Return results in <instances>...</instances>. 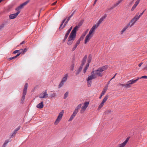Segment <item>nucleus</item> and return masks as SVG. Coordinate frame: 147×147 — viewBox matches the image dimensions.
I'll use <instances>...</instances> for the list:
<instances>
[{
    "mask_svg": "<svg viewBox=\"0 0 147 147\" xmlns=\"http://www.w3.org/2000/svg\"><path fill=\"white\" fill-rule=\"evenodd\" d=\"M78 28V27L76 26L71 31L68 38V40L67 42V44L68 45H71L72 44L74 40L76 37V32Z\"/></svg>",
    "mask_w": 147,
    "mask_h": 147,
    "instance_id": "nucleus-1",
    "label": "nucleus"
},
{
    "mask_svg": "<svg viewBox=\"0 0 147 147\" xmlns=\"http://www.w3.org/2000/svg\"><path fill=\"white\" fill-rule=\"evenodd\" d=\"M108 68V65H106L99 67L97 70L94 71V75L98 76H99L102 77V72L106 70Z\"/></svg>",
    "mask_w": 147,
    "mask_h": 147,
    "instance_id": "nucleus-2",
    "label": "nucleus"
},
{
    "mask_svg": "<svg viewBox=\"0 0 147 147\" xmlns=\"http://www.w3.org/2000/svg\"><path fill=\"white\" fill-rule=\"evenodd\" d=\"M28 84L26 83L24 85L23 92V95L21 100V103H23L25 99V96L26 94Z\"/></svg>",
    "mask_w": 147,
    "mask_h": 147,
    "instance_id": "nucleus-3",
    "label": "nucleus"
},
{
    "mask_svg": "<svg viewBox=\"0 0 147 147\" xmlns=\"http://www.w3.org/2000/svg\"><path fill=\"white\" fill-rule=\"evenodd\" d=\"M64 113V111L63 110L59 113V115L54 123V124L55 125H57L61 120Z\"/></svg>",
    "mask_w": 147,
    "mask_h": 147,
    "instance_id": "nucleus-4",
    "label": "nucleus"
},
{
    "mask_svg": "<svg viewBox=\"0 0 147 147\" xmlns=\"http://www.w3.org/2000/svg\"><path fill=\"white\" fill-rule=\"evenodd\" d=\"M89 103V102L85 101L84 103L83 106L82 107L80 111L81 113H82L86 110V109L88 107Z\"/></svg>",
    "mask_w": 147,
    "mask_h": 147,
    "instance_id": "nucleus-5",
    "label": "nucleus"
},
{
    "mask_svg": "<svg viewBox=\"0 0 147 147\" xmlns=\"http://www.w3.org/2000/svg\"><path fill=\"white\" fill-rule=\"evenodd\" d=\"M139 79H140V78L138 77L136 80H134V79H133L129 81L126 83V86H128L129 88L131 87V84L135 83L139 80Z\"/></svg>",
    "mask_w": 147,
    "mask_h": 147,
    "instance_id": "nucleus-6",
    "label": "nucleus"
},
{
    "mask_svg": "<svg viewBox=\"0 0 147 147\" xmlns=\"http://www.w3.org/2000/svg\"><path fill=\"white\" fill-rule=\"evenodd\" d=\"M47 90H45L44 92L41 93L39 96L40 98H46L48 97V94L47 93Z\"/></svg>",
    "mask_w": 147,
    "mask_h": 147,
    "instance_id": "nucleus-7",
    "label": "nucleus"
},
{
    "mask_svg": "<svg viewBox=\"0 0 147 147\" xmlns=\"http://www.w3.org/2000/svg\"><path fill=\"white\" fill-rule=\"evenodd\" d=\"M139 19L136 16L133 18L129 23L131 25V27Z\"/></svg>",
    "mask_w": 147,
    "mask_h": 147,
    "instance_id": "nucleus-8",
    "label": "nucleus"
},
{
    "mask_svg": "<svg viewBox=\"0 0 147 147\" xmlns=\"http://www.w3.org/2000/svg\"><path fill=\"white\" fill-rule=\"evenodd\" d=\"M91 74V75L89 76L87 80H88V81L91 80L93 79H95L97 78L96 76L94 75V71H92Z\"/></svg>",
    "mask_w": 147,
    "mask_h": 147,
    "instance_id": "nucleus-9",
    "label": "nucleus"
},
{
    "mask_svg": "<svg viewBox=\"0 0 147 147\" xmlns=\"http://www.w3.org/2000/svg\"><path fill=\"white\" fill-rule=\"evenodd\" d=\"M93 36V34H89V33H88L86 37L84 40V43L86 44L92 38Z\"/></svg>",
    "mask_w": 147,
    "mask_h": 147,
    "instance_id": "nucleus-10",
    "label": "nucleus"
},
{
    "mask_svg": "<svg viewBox=\"0 0 147 147\" xmlns=\"http://www.w3.org/2000/svg\"><path fill=\"white\" fill-rule=\"evenodd\" d=\"M107 16V14H105L102 17L99 19L96 24L97 25V27H98L99 26V25L104 20L106 17Z\"/></svg>",
    "mask_w": 147,
    "mask_h": 147,
    "instance_id": "nucleus-11",
    "label": "nucleus"
},
{
    "mask_svg": "<svg viewBox=\"0 0 147 147\" xmlns=\"http://www.w3.org/2000/svg\"><path fill=\"white\" fill-rule=\"evenodd\" d=\"M98 27L95 24L93 25L89 32V34H92V33L95 31L96 28H97Z\"/></svg>",
    "mask_w": 147,
    "mask_h": 147,
    "instance_id": "nucleus-12",
    "label": "nucleus"
},
{
    "mask_svg": "<svg viewBox=\"0 0 147 147\" xmlns=\"http://www.w3.org/2000/svg\"><path fill=\"white\" fill-rule=\"evenodd\" d=\"M19 13V11L16 13L10 15V19H13L15 18Z\"/></svg>",
    "mask_w": 147,
    "mask_h": 147,
    "instance_id": "nucleus-13",
    "label": "nucleus"
},
{
    "mask_svg": "<svg viewBox=\"0 0 147 147\" xmlns=\"http://www.w3.org/2000/svg\"><path fill=\"white\" fill-rule=\"evenodd\" d=\"M129 139V138H127L125 141L123 143L119 144L118 147H124L127 142Z\"/></svg>",
    "mask_w": 147,
    "mask_h": 147,
    "instance_id": "nucleus-14",
    "label": "nucleus"
},
{
    "mask_svg": "<svg viewBox=\"0 0 147 147\" xmlns=\"http://www.w3.org/2000/svg\"><path fill=\"white\" fill-rule=\"evenodd\" d=\"M30 1L29 0H28L21 4L19 6V7H20L21 9H22L27 4H28L29 2Z\"/></svg>",
    "mask_w": 147,
    "mask_h": 147,
    "instance_id": "nucleus-15",
    "label": "nucleus"
},
{
    "mask_svg": "<svg viewBox=\"0 0 147 147\" xmlns=\"http://www.w3.org/2000/svg\"><path fill=\"white\" fill-rule=\"evenodd\" d=\"M87 57V55H85L82 60V64L81 65V66H83L84 65L86 62V59Z\"/></svg>",
    "mask_w": 147,
    "mask_h": 147,
    "instance_id": "nucleus-16",
    "label": "nucleus"
},
{
    "mask_svg": "<svg viewBox=\"0 0 147 147\" xmlns=\"http://www.w3.org/2000/svg\"><path fill=\"white\" fill-rule=\"evenodd\" d=\"M43 102H41L39 103V104L36 105V107L37 108L40 109L42 108L43 107Z\"/></svg>",
    "mask_w": 147,
    "mask_h": 147,
    "instance_id": "nucleus-17",
    "label": "nucleus"
},
{
    "mask_svg": "<svg viewBox=\"0 0 147 147\" xmlns=\"http://www.w3.org/2000/svg\"><path fill=\"white\" fill-rule=\"evenodd\" d=\"M9 142V139L5 140L4 141L2 147H6L8 145V143Z\"/></svg>",
    "mask_w": 147,
    "mask_h": 147,
    "instance_id": "nucleus-18",
    "label": "nucleus"
},
{
    "mask_svg": "<svg viewBox=\"0 0 147 147\" xmlns=\"http://www.w3.org/2000/svg\"><path fill=\"white\" fill-rule=\"evenodd\" d=\"M83 67V66L81 65L79 67L78 70L76 72V75H78L81 71Z\"/></svg>",
    "mask_w": 147,
    "mask_h": 147,
    "instance_id": "nucleus-19",
    "label": "nucleus"
},
{
    "mask_svg": "<svg viewBox=\"0 0 147 147\" xmlns=\"http://www.w3.org/2000/svg\"><path fill=\"white\" fill-rule=\"evenodd\" d=\"M108 85H106L105 86V88L103 90L101 93L105 94L106 92V91L108 89Z\"/></svg>",
    "mask_w": 147,
    "mask_h": 147,
    "instance_id": "nucleus-20",
    "label": "nucleus"
},
{
    "mask_svg": "<svg viewBox=\"0 0 147 147\" xmlns=\"http://www.w3.org/2000/svg\"><path fill=\"white\" fill-rule=\"evenodd\" d=\"M92 59V56L91 54H90L88 56V63L87 64H88L89 65V63H90Z\"/></svg>",
    "mask_w": 147,
    "mask_h": 147,
    "instance_id": "nucleus-21",
    "label": "nucleus"
},
{
    "mask_svg": "<svg viewBox=\"0 0 147 147\" xmlns=\"http://www.w3.org/2000/svg\"><path fill=\"white\" fill-rule=\"evenodd\" d=\"M68 77V74H66L64 76V77L63 78V79L61 81H63L64 82H66L67 78Z\"/></svg>",
    "mask_w": 147,
    "mask_h": 147,
    "instance_id": "nucleus-22",
    "label": "nucleus"
},
{
    "mask_svg": "<svg viewBox=\"0 0 147 147\" xmlns=\"http://www.w3.org/2000/svg\"><path fill=\"white\" fill-rule=\"evenodd\" d=\"M89 65H88V64H86V67L84 68V69L83 70V73L84 74H85L86 72L87 69L89 67Z\"/></svg>",
    "mask_w": 147,
    "mask_h": 147,
    "instance_id": "nucleus-23",
    "label": "nucleus"
},
{
    "mask_svg": "<svg viewBox=\"0 0 147 147\" xmlns=\"http://www.w3.org/2000/svg\"><path fill=\"white\" fill-rule=\"evenodd\" d=\"M82 105L81 104H80L77 106L75 110L78 112V110L81 107Z\"/></svg>",
    "mask_w": 147,
    "mask_h": 147,
    "instance_id": "nucleus-24",
    "label": "nucleus"
},
{
    "mask_svg": "<svg viewBox=\"0 0 147 147\" xmlns=\"http://www.w3.org/2000/svg\"><path fill=\"white\" fill-rule=\"evenodd\" d=\"M81 40V37L75 43V45L77 47L79 45L80 43V41Z\"/></svg>",
    "mask_w": 147,
    "mask_h": 147,
    "instance_id": "nucleus-25",
    "label": "nucleus"
},
{
    "mask_svg": "<svg viewBox=\"0 0 147 147\" xmlns=\"http://www.w3.org/2000/svg\"><path fill=\"white\" fill-rule=\"evenodd\" d=\"M108 95H106L105 96V97L103 99V100H102V103H104L108 99Z\"/></svg>",
    "mask_w": 147,
    "mask_h": 147,
    "instance_id": "nucleus-26",
    "label": "nucleus"
},
{
    "mask_svg": "<svg viewBox=\"0 0 147 147\" xmlns=\"http://www.w3.org/2000/svg\"><path fill=\"white\" fill-rule=\"evenodd\" d=\"M123 0H119L118 2L115 4L114 5V7H116L119 4L121 3L122 1Z\"/></svg>",
    "mask_w": 147,
    "mask_h": 147,
    "instance_id": "nucleus-27",
    "label": "nucleus"
},
{
    "mask_svg": "<svg viewBox=\"0 0 147 147\" xmlns=\"http://www.w3.org/2000/svg\"><path fill=\"white\" fill-rule=\"evenodd\" d=\"M67 19V18H65L64 19H63L62 21V22L60 25V26L59 28V29H60L62 27V25L64 23V22H65V20H66Z\"/></svg>",
    "mask_w": 147,
    "mask_h": 147,
    "instance_id": "nucleus-28",
    "label": "nucleus"
},
{
    "mask_svg": "<svg viewBox=\"0 0 147 147\" xmlns=\"http://www.w3.org/2000/svg\"><path fill=\"white\" fill-rule=\"evenodd\" d=\"M64 82H65L61 81L59 85L58 88H60L62 86L64 85Z\"/></svg>",
    "mask_w": 147,
    "mask_h": 147,
    "instance_id": "nucleus-29",
    "label": "nucleus"
},
{
    "mask_svg": "<svg viewBox=\"0 0 147 147\" xmlns=\"http://www.w3.org/2000/svg\"><path fill=\"white\" fill-rule=\"evenodd\" d=\"M69 34H68V33H66L65 36V37L64 38V39L63 40V42H64L66 40L68 36L69 35Z\"/></svg>",
    "mask_w": 147,
    "mask_h": 147,
    "instance_id": "nucleus-30",
    "label": "nucleus"
},
{
    "mask_svg": "<svg viewBox=\"0 0 147 147\" xmlns=\"http://www.w3.org/2000/svg\"><path fill=\"white\" fill-rule=\"evenodd\" d=\"M104 103H102V102H101L99 106L98 107V110H99L104 105Z\"/></svg>",
    "mask_w": 147,
    "mask_h": 147,
    "instance_id": "nucleus-31",
    "label": "nucleus"
},
{
    "mask_svg": "<svg viewBox=\"0 0 147 147\" xmlns=\"http://www.w3.org/2000/svg\"><path fill=\"white\" fill-rule=\"evenodd\" d=\"M87 85L88 87H90L91 86V85L92 83V81L91 80L88 81L87 80Z\"/></svg>",
    "mask_w": 147,
    "mask_h": 147,
    "instance_id": "nucleus-32",
    "label": "nucleus"
},
{
    "mask_svg": "<svg viewBox=\"0 0 147 147\" xmlns=\"http://www.w3.org/2000/svg\"><path fill=\"white\" fill-rule=\"evenodd\" d=\"M19 56V54H17L15 56L13 57H10V60H11L12 59L16 58V57Z\"/></svg>",
    "mask_w": 147,
    "mask_h": 147,
    "instance_id": "nucleus-33",
    "label": "nucleus"
},
{
    "mask_svg": "<svg viewBox=\"0 0 147 147\" xmlns=\"http://www.w3.org/2000/svg\"><path fill=\"white\" fill-rule=\"evenodd\" d=\"M68 92H66L64 94V96L63 98L64 99H66L67 97L68 96Z\"/></svg>",
    "mask_w": 147,
    "mask_h": 147,
    "instance_id": "nucleus-34",
    "label": "nucleus"
},
{
    "mask_svg": "<svg viewBox=\"0 0 147 147\" xmlns=\"http://www.w3.org/2000/svg\"><path fill=\"white\" fill-rule=\"evenodd\" d=\"M20 126H19L16 129L13 131L17 133L18 131L20 129Z\"/></svg>",
    "mask_w": 147,
    "mask_h": 147,
    "instance_id": "nucleus-35",
    "label": "nucleus"
},
{
    "mask_svg": "<svg viewBox=\"0 0 147 147\" xmlns=\"http://www.w3.org/2000/svg\"><path fill=\"white\" fill-rule=\"evenodd\" d=\"M16 134V133L13 131L12 133L10 135V138H12L13 137H14L15 136Z\"/></svg>",
    "mask_w": 147,
    "mask_h": 147,
    "instance_id": "nucleus-36",
    "label": "nucleus"
},
{
    "mask_svg": "<svg viewBox=\"0 0 147 147\" xmlns=\"http://www.w3.org/2000/svg\"><path fill=\"white\" fill-rule=\"evenodd\" d=\"M16 134V133L13 131L12 133L10 135V138H12L13 137H14L15 136Z\"/></svg>",
    "mask_w": 147,
    "mask_h": 147,
    "instance_id": "nucleus-37",
    "label": "nucleus"
},
{
    "mask_svg": "<svg viewBox=\"0 0 147 147\" xmlns=\"http://www.w3.org/2000/svg\"><path fill=\"white\" fill-rule=\"evenodd\" d=\"M140 1V0H137V1L135 3L134 5V6H137V5L139 3Z\"/></svg>",
    "mask_w": 147,
    "mask_h": 147,
    "instance_id": "nucleus-38",
    "label": "nucleus"
},
{
    "mask_svg": "<svg viewBox=\"0 0 147 147\" xmlns=\"http://www.w3.org/2000/svg\"><path fill=\"white\" fill-rule=\"evenodd\" d=\"M143 12H142V13H140V15L138 16V15L139 14V13H138V14H136V16L137 17L138 19H139L140 18L143 14Z\"/></svg>",
    "mask_w": 147,
    "mask_h": 147,
    "instance_id": "nucleus-39",
    "label": "nucleus"
},
{
    "mask_svg": "<svg viewBox=\"0 0 147 147\" xmlns=\"http://www.w3.org/2000/svg\"><path fill=\"white\" fill-rule=\"evenodd\" d=\"M78 112V111L75 110L72 115L75 117Z\"/></svg>",
    "mask_w": 147,
    "mask_h": 147,
    "instance_id": "nucleus-40",
    "label": "nucleus"
},
{
    "mask_svg": "<svg viewBox=\"0 0 147 147\" xmlns=\"http://www.w3.org/2000/svg\"><path fill=\"white\" fill-rule=\"evenodd\" d=\"M18 50V54H19V55L21 54V53H22L23 54V49H20L19 50Z\"/></svg>",
    "mask_w": 147,
    "mask_h": 147,
    "instance_id": "nucleus-41",
    "label": "nucleus"
},
{
    "mask_svg": "<svg viewBox=\"0 0 147 147\" xmlns=\"http://www.w3.org/2000/svg\"><path fill=\"white\" fill-rule=\"evenodd\" d=\"M74 117L72 115H71V117H70V118L68 120L69 121H71L72 120V119H73V118Z\"/></svg>",
    "mask_w": 147,
    "mask_h": 147,
    "instance_id": "nucleus-42",
    "label": "nucleus"
},
{
    "mask_svg": "<svg viewBox=\"0 0 147 147\" xmlns=\"http://www.w3.org/2000/svg\"><path fill=\"white\" fill-rule=\"evenodd\" d=\"M20 7H19V6H18L17 7L16 9V10L17 11V12H18V11H19V13H20V10L21 9Z\"/></svg>",
    "mask_w": 147,
    "mask_h": 147,
    "instance_id": "nucleus-43",
    "label": "nucleus"
},
{
    "mask_svg": "<svg viewBox=\"0 0 147 147\" xmlns=\"http://www.w3.org/2000/svg\"><path fill=\"white\" fill-rule=\"evenodd\" d=\"M56 96V94L55 93L52 94L50 95V97L51 98H54V97H55Z\"/></svg>",
    "mask_w": 147,
    "mask_h": 147,
    "instance_id": "nucleus-44",
    "label": "nucleus"
},
{
    "mask_svg": "<svg viewBox=\"0 0 147 147\" xmlns=\"http://www.w3.org/2000/svg\"><path fill=\"white\" fill-rule=\"evenodd\" d=\"M5 24H2L0 26V30H1L2 28L4 27Z\"/></svg>",
    "mask_w": 147,
    "mask_h": 147,
    "instance_id": "nucleus-45",
    "label": "nucleus"
},
{
    "mask_svg": "<svg viewBox=\"0 0 147 147\" xmlns=\"http://www.w3.org/2000/svg\"><path fill=\"white\" fill-rule=\"evenodd\" d=\"M82 22H80L78 23V26H78V28L80 26L82 25Z\"/></svg>",
    "mask_w": 147,
    "mask_h": 147,
    "instance_id": "nucleus-46",
    "label": "nucleus"
},
{
    "mask_svg": "<svg viewBox=\"0 0 147 147\" xmlns=\"http://www.w3.org/2000/svg\"><path fill=\"white\" fill-rule=\"evenodd\" d=\"M130 25L131 26L130 24L128 23L126 26L124 27V28H125V29L126 30Z\"/></svg>",
    "mask_w": 147,
    "mask_h": 147,
    "instance_id": "nucleus-47",
    "label": "nucleus"
},
{
    "mask_svg": "<svg viewBox=\"0 0 147 147\" xmlns=\"http://www.w3.org/2000/svg\"><path fill=\"white\" fill-rule=\"evenodd\" d=\"M77 47V46H76L74 45V47H73V48L72 49L71 51L72 52L74 51L76 49Z\"/></svg>",
    "mask_w": 147,
    "mask_h": 147,
    "instance_id": "nucleus-48",
    "label": "nucleus"
},
{
    "mask_svg": "<svg viewBox=\"0 0 147 147\" xmlns=\"http://www.w3.org/2000/svg\"><path fill=\"white\" fill-rule=\"evenodd\" d=\"M115 7H114V6L113 5V6L111 7H110V8H109L107 9V11H109L113 9V8H114Z\"/></svg>",
    "mask_w": 147,
    "mask_h": 147,
    "instance_id": "nucleus-49",
    "label": "nucleus"
},
{
    "mask_svg": "<svg viewBox=\"0 0 147 147\" xmlns=\"http://www.w3.org/2000/svg\"><path fill=\"white\" fill-rule=\"evenodd\" d=\"M136 6H134V5L133 6V7H132L131 9V10L132 11H133L136 8Z\"/></svg>",
    "mask_w": 147,
    "mask_h": 147,
    "instance_id": "nucleus-50",
    "label": "nucleus"
},
{
    "mask_svg": "<svg viewBox=\"0 0 147 147\" xmlns=\"http://www.w3.org/2000/svg\"><path fill=\"white\" fill-rule=\"evenodd\" d=\"M120 85L121 86H124L125 87V88H129L128 86H126V84H120Z\"/></svg>",
    "mask_w": 147,
    "mask_h": 147,
    "instance_id": "nucleus-51",
    "label": "nucleus"
},
{
    "mask_svg": "<svg viewBox=\"0 0 147 147\" xmlns=\"http://www.w3.org/2000/svg\"><path fill=\"white\" fill-rule=\"evenodd\" d=\"M65 24V22L64 23V24L63 25V26L62 27H61L60 29H59V30H61L62 29H63L65 26H66V24Z\"/></svg>",
    "mask_w": 147,
    "mask_h": 147,
    "instance_id": "nucleus-52",
    "label": "nucleus"
},
{
    "mask_svg": "<svg viewBox=\"0 0 147 147\" xmlns=\"http://www.w3.org/2000/svg\"><path fill=\"white\" fill-rule=\"evenodd\" d=\"M140 79H141V78H145L147 79V76H143L141 77V78H139Z\"/></svg>",
    "mask_w": 147,
    "mask_h": 147,
    "instance_id": "nucleus-53",
    "label": "nucleus"
},
{
    "mask_svg": "<svg viewBox=\"0 0 147 147\" xmlns=\"http://www.w3.org/2000/svg\"><path fill=\"white\" fill-rule=\"evenodd\" d=\"M70 17H68L67 20L65 22V24H67L68 22L69 21V20H70Z\"/></svg>",
    "mask_w": 147,
    "mask_h": 147,
    "instance_id": "nucleus-54",
    "label": "nucleus"
},
{
    "mask_svg": "<svg viewBox=\"0 0 147 147\" xmlns=\"http://www.w3.org/2000/svg\"><path fill=\"white\" fill-rule=\"evenodd\" d=\"M126 30L125 28H123L121 31V34H123V33Z\"/></svg>",
    "mask_w": 147,
    "mask_h": 147,
    "instance_id": "nucleus-55",
    "label": "nucleus"
},
{
    "mask_svg": "<svg viewBox=\"0 0 147 147\" xmlns=\"http://www.w3.org/2000/svg\"><path fill=\"white\" fill-rule=\"evenodd\" d=\"M18 53V50H16L14 51L13 52V54H16L17 53Z\"/></svg>",
    "mask_w": 147,
    "mask_h": 147,
    "instance_id": "nucleus-56",
    "label": "nucleus"
},
{
    "mask_svg": "<svg viewBox=\"0 0 147 147\" xmlns=\"http://www.w3.org/2000/svg\"><path fill=\"white\" fill-rule=\"evenodd\" d=\"M26 48H25L24 49H23V54H24L25 52L26 51Z\"/></svg>",
    "mask_w": 147,
    "mask_h": 147,
    "instance_id": "nucleus-57",
    "label": "nucleus"
},
{
    "mask_svg": "<svg viewBox=\"0 0 147 147\" xmlns=\"http://www.w3.org/2000/svg\"><path fill=\"white\" fill-rule=\"evenodd\" d=\"M104 95V94H103L102 93H101V94H100V96L99 97V98L100 99H101L102 98V96H103Z\"/></svg>",
    "mask_w": 147,
    "mask_h": 147,
    "instance_id": "nucleus-58",
    "label": "nucleus"
},
{
    "mask_svg": "<svg viewBox=\"0 0 147 147\" xmlns=\"http://www.w3.org/2000/svg\"><path fill=\"white\" fill-rule=\"evenodd\" d=\"M75 12V11H74V12H73V13H72V14L70 15V16L69 17H70V18H71V17H72V16H73V15H74V13Z\"/></svg>",
    "mask_w": 147,
    "mask_h": 147,
    "instance_id": "nucleus-59",
    "label": "nucleus"
},
{
    "mask_svg": "<svg viewBox=\"0 0 147 147\" xmlns=\"http://www.w3.org/2000/svg\"><path fill=\"white\" fill-rule=\"evenodd\" d=\"M25 41H23L22 42H21V43H20V45H22V44H24L25 43Z\"/></svg>",
    "mask_w": 147,
    "mask_h": 147,
    "instance_id": "nucleus-60",
    "label": "nucleus"
},
{
    "mask_svg": "<svg viewBox=\"0 0 147 147\" xmlns=\"http://www.w3.org/2000/svg\"><path fill=\"white\" fill-rule=\"evenodd\" d=\"M143 64V63H141L138 65V66L139 67H140Z\"/></svg>",
    "mask_w": 147,
    "mask_h": 147,
    "instance_id": "nucleus-61",
    "label": "nucleus"
},
{
    "mask_svg": "<svg viewBox=\"0 0 147 147\" xmlns=\"http://www.w3.org/2000/svg\"><path fill=\"white\" fill-rule=\"evenodd\" d=\"M71 30H70L69 29L67 30V32L66 33H68V34H69L70 33V32H71Z\"/></svg>",
    "mask_w": 147,
    "mask_h": 147,
    "instance_id": "nucleus-62",
    "label": "nucleus"
},
{
    "mask_svg": "<svg viewBox=\"0 0 147 147\" xmlns=\"http://www.w3.org/2000/svg\"><path fill=\"white\" fill-rule=\"evenodd\" d=\"M116 74H117V73H116L115 74V75L110 80V81H111L112 79L114 78H115Z\"/></svg>",
    "mask_w": 147,
    "mask_h": 147,
    "instance_id": "nucleus-63",
    "label": "nucleus"
},
{
    "mask_svg": "<svg viewBox=\"0 0 147 147\" xmlns=\"http://www.w3.org/2000/svg\"><path fill=\"white\" fill-rule=\"evenodd\" d=\"M147 69V64L146 65L145 67L144 68V69Z\"/></svg>",
    "mask_w": 147,
    "mask_h": 147,
    "instance_id": "nucleus-64",
    "label": "nucleus"
}]
</instances>
